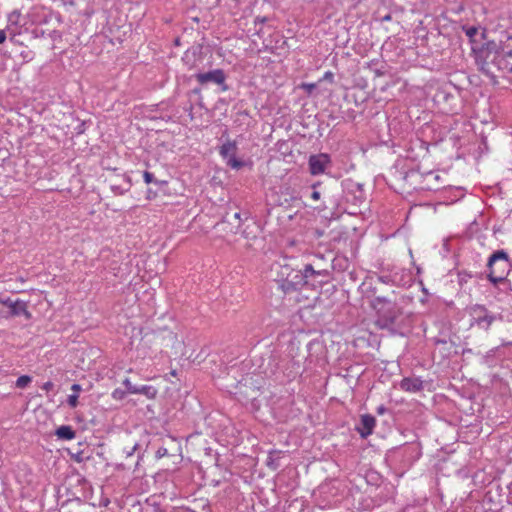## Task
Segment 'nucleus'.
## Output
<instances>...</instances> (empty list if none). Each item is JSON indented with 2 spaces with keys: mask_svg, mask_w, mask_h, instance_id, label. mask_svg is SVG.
Here are the masks:
<instances>
[{
  "mask_svg": "<svg viewBox=\"0 0 512 512\" xmlns=\"http://www.w3.org/2000/svg\"><path fill=\"white\" fill-rule=\"evenodd\" d=\"M352 188H354V192H355V195H354V198H353V202L354 204H360L364 201L365 199V193H364V190H363V185L362 184H359V183H354L352 184Z\"/></svg>",
  "mask_w": 512,
  "mask_h": 512,
  "instance_id": "nucleus-23",
  "label": "nucleus"
},
{
  "mask_svg": "<svg viewBox=\"0 0 512 512\" xmlns=\"http://www.w3.org/2000/svg\"><path fill=\"white\" fill-rule=\"evenodd\" d=\"M430 177H433L436 180L439 178L438 175H434L432 172H429V173H427L424 176L418 170L412 169V170H410V171H408V172H406L404 174L403 180L408 185V187L413 189V190H418V189H421V190H424V189L431 190L432 187L421 185V180L422 179L430 178Z\"/></svg>",
  "mask_w": 512,
  "mask_h": 512,
  "instance_id": "nucleus-7",
  "label": "nucleus"
},
{
  "mask_svg": "<svg viewBox=\"0 0 512 512\" xmlns=\"http://www.w3.org/2000/svg\"><path fill=\"white\" fill-rule=\"evenodd\" d=\"M71 390L74 392L73 394H78L79 395V392L82 390V387L80 384H73L71 386Z\"/></svg>",
  "mask_w": 512,
  "mask_h": 512,
  "instance_id": "nucleus-37",
  "label": "nucleus"
},
{
  "mask_svg": "<svg viewBox=\"0 0 512 512\" xmlns=\"http://www.w3.org/2000/svg\"><path fill=\"white\" fill-rule=\"evenodd\" d=\"M432 342L443 358L457 354V345L450 334L441 332L432 338Z\"/></svg>",
  "mask_w": 512,
  "mask_h": 512,
  "instance_id": "nucleus-5",
  "label": "nucleus"
},
{
  "mask_svg": "<svg viewBox=\"0 0 512 512\" xmlns=\"http://www.w3.org/2000/svg\"><path fill=\"white\" fill-rule=\"evenodd\" d=\"M135 391V394L145 395L148 399H154L158 393V390L152 385L137 386Z\"/></svg>",
  "mask_w": 512,
  "mask_h": 512,
  "instance_id": "nucleus-19",
  "label": "nucleus"
},
{
  "mask_svg": "<svg viewBox=\"0 0 512 512\" xmlns=\"http://www.w3.org/2000/svg\"><path fill=\"white\" fill-rule=\"evenodd\" d=\"M6 38H7L6 30L0 29V44H2L6 40Z\"/></svg>",
  "mask_w": 512,
  "mask_h": 512,
  "instance_id": "nucleus-41",
  "label": "nucleus"
},
{
  "mask_svg": "<svg viewBox=\"0 0 512 512\" xmlns=\"http://www.w3.org/2000/svg\"><path fill=\"white\" fill-rule=\"evenodd\" d=\"M21 13L18 10L12 11L8 15V24L6 30L10 33L11 36H16L20 34L21 27Z\"/></svg>",
  "mask_w": 512,
  "mask_h": 512,
  "instance_id": "nucleus-16",
  "label": "nucleus"
},
{
  "mask_svg": "<svg viewBox=\"0 0 512 512\" xmlns=\"http://www.w3.org/2000/svg\"><path fill=\"white\" fill-rule=\"evenodd\" d=\"M463 30L469 38H473L478 33V28L475 26H464Z\"/></svg>",
  "mask_w": 512,
  "mask_h": 512,
  "instance_id": "nucleus-27",
  "label": "nucleus"
},
{
  "mask_svg": "<svg viewBox=\"0 0 512 512\" xmlns=\"http://www.w3.org/2000/svg\"><path fill=\"white\" fill-rule=\"evenodd\" d=\"M226 74L222 69H214L208 72H199L195 74V79L201 85L214 83L220 86L221 92H226L229 87L226 84Z\"/></svg>",
  "mask_w": 512,
  "mask_h": 512,
  "instance_id": "nucleus-4",
  "label": "nucleus"
},
{
  "mask_svg": "<svg viewBox=\"0 0 512 512\" xmlns=\"http://www.w3.org/2000/svg\"><path fill=\"white\" fill-rule=\"evenodd\" d=\"M324 261V257L323 256H319L316 258V260L312 263L315 265V268L318 269V268H324L325 265H322L321 262Z\"/></svg>",
  "mask_w": 512,
  "mask_h": 512,
  "instance_id": "nucleus-34",
  "label": "nucleus"
},
{
  "mask_svg": "<svg viewBox=\"0 0 512 512\" xmlns=\"http://www.w3.org/2000/svg\"><path fill=\"white\" fill-rule=\"evenodd\" d=\"M261 33H262V28L255 30V34L258 35L259 37H261Z\"/></svg>",
  "mask_w": 512,
  "mask_h": 512,
  "instance_id": "nucleus-44",
  "label": "nucleus"
},
{
  "mask_svg": "<svg viewBox=\"0 0 512 512\" xmlns=\"http://www.w3.org/2000/svg\"><path fill=\"white\" fill-rule=\"evenodd\" d=\"M267 20H268L267 17H260V16H258V17H256L254 19V25H255V27H257L258 25H262L265 22H267Z\"/></svg>",
  "mask_w": 512,
  "mask_h": 512,
  "instance_id": "nucleus-33",
  "label": "nucleus"
},
{
  "mask_svg": "<svg viewBox=\"0 0 512 512\" xmlns=\"http://www.w3.org/2000/svg\"><path fill=\"white\" fill-rule=\"evenodd\" d=\"M127 395V392L125 390H122L120 388H116L112 391L111 397L116 401L123 400Z\"/></svg>",
  "mask_w": 512,
  "mask_h": 512,
  "instance_id": "nucleus-25",
  "label": "nucleus"
},
{
  "mask_svg": "<svg viewBox=\"0 0 512 512\" xmlns=\"http://www.w3.org/2000/svg\"><path fill=\"white\" fill-rule=\"evenodd\" d=\"M372 307L378 310V312H381L386 308L390 313L394 308V302L392 299L386 296H375L372 300Z\"/></svg>",
  "mask_w": 512,
  "mask_h": 512,
  "instance_id": "nucleus-17",
  "label": "nucleus"
},
{
  "mask_svg": "<svg viewBox=\"0 0 512 512\" xmlns=\"http://www.w3.org/2000/svg\"><path fill=\"white\" fill-rule=\"evenodd\" d=\"M155 184L158 186H166L168 184V182L166 180L155 179Z\"/></svg>",
  "mask_w": 512,
  "mask_h": 512,
  "instance_id": "nucleus-42",
  "label": "nucleus"
},
{
  "mask_svg": "<svg viewBox=\"0 0 512 512\" xmlns=\"http://www.w3.org/2000/svg\"><path fill=\"white\" fill-rule=\"evenodd\" d=\"M330 267L329 263L325 264L324 268H315L314 264L305 265V273L307 274V281L310 279L317 280L318 283H326L330 278Z\"/></svg>",
  "mask_w": 512,
  "mask_h": 512,
  "instance_id": "nucleus-9",
  "label": "nucleus"
},
{
  "mask_svg": "<svg viewBox=\"0 0 512 512\" xmlns=\"http://www.w3.org/2000/svg\"><path fill=\"white\" fill-rule=\"evenodd\" d=\"M323 78L326 79V80L332 81L333 78H334V74L331 71H327L324 74Z\"/></svg>",
  "mask_w": 512,
  "mask_h": 512,
  "instance_id": "nucleus-40",
  "label": "nucleus"
},
{
  "mask_svg": "<svg viewBox=\"0 0 512 512\" xmlns=\"http://www.w3.org/2000/svg\"><path fill=\"white\" fill-rule=\"evenodd\" d=\"M396 272L399 273L398 279L401 280L400 283H395V286H410L412 283V274L409 270L399 269Z\"/></svg>",
  "mask_w": 512,
  "mask_h": 512,
  "instance_id": "nucleus-20",
  "label": "nucleus"
},
{
  "mask_svg": "<svg viewBox=\"0 0 512 512\" xmlns=\"http://www.w3.org/2000/svg\"><path fill=\"white\" fill-rule=\"evenodd\" d=\"M137 448H138V444H137V443H135V444H134L133 446H131L130 448H125V449L123 450V452L125 453L126 457H130V456H132V455L135 453V451L137 450Z\"/></svg>",
  "mask_w": 512,
  "mask_h": 512,
  "instance_id": "nucleus-31",
  "label": "nucleus"
},
{
  "mask_svg": "<svg viewBox=\"0 0 512 512\" xmlns=\"http://www.w3.org/2000/svg\"><path fill=\"white\" fill-rule=\"evenodd\" d=\"M394 320H395V316H389V321H390V323H393V322H394Z\"/></svg>",
  "mask_w": 512,
  "mask_h": 512,
  "instance_id": "nucleus-45",
  "label": "nucleus"
},
{
  "mask_svg": "<svg viewBox=\"0 0 512 512\" xmlns=\"http://www.w3.org/2000/svg\"><path fill=\"white\" fill-rule=\"evenodd\" d=\"M267 465H268V466H271V460H269V461L267 462Z\"/></svg>",
  "mask_w": 512,
  "mask_h": 512,
  "instance_id": "nucleus-48",
  "label": "nucleus"
},
{
  "mask_svg": "<svg viewBox=\"0 0 512 512\" xmlns=\"http://www.w3.org/2000/svg\"><path fill=\"white\" fill-rule=\"evenodd\" d=\"M112 190L119 195H122L127 191L126 189H121L118 186H112Z\"/></svg>",
  "mask_w": 512,
  "mask_h": 512,
  "instance_id": "nucleus-39",
  "label": "nucleus"
},
{
  "mask_svg": "<svg viewBox=\"0 0 512 512\" xmlns=\"http://www.w3.org/2000/svg\"><path fill=\"white\" fill-rule=\"evenodd\" d=\"M375 425V417L370 414H364L361 416L359 425L356 426V431L362 438H367L373 433Z\"/></svg>",
  "mask_w": 512,
  "mask_h": 512,
  "instance_id": "nucleus-13",
  "label": "nucleus"
},
{
  "mask_svg": "<svg viewBox=\"0 0 512 512\" xmlns=\"http://www.w3.org/2000/svg\"><path fill=\"white\" fill-rule=\"evenodd\" d=\"M143 179L146 184L154 183L155 184V177L154 174L149 171L143 172Z\"/></svg>",
  "mask_w": 512,
  "mask_h": 512,
  "instance_id": "nucleus-30",
  "label": "nucleus"
},
{
  "mask_svg": "<svg viewBox=\"0 0 512 512\" xmlns=\"http://www.w3.org/2000/svg\"><path fill=\"white\" fill-rule=\"evenodd\" d=\"M391 20V15H386L382 18V21L385 22V21H390Z\"/></svg>",
  "mask_w": 512,
  "mask_h": 512,
  "instance_id": "nucleus-43",
  "label": "nucleus"
},
{
  "mask_svg": "<svg viewBox=\"0 0 512 512\" xmlns=\"http://www.w3.org/2000/svg\"><path fill=\"white\" fill-rule=\"evenodd\" d=\"M506 55L512 57V51L507 52Z\"/></svg>",
  "mask_w": 512,
  "mask_h": 512,
  "instance_id": "nucleus-47",
  "label": "nucleus"
},
{
  "mask_svg": "<svg viewBox=\"0 0 512 512\" xmlns=\"http://www.w3.org/2000/svg\"><path fill=\"white\" fill-rule=\"evenodd\" d=\"M505 56L506 54L503 53H488L486 56V61L482 65V71L485 72L486 74H490V64L494 65L498 70L508 69Z\"/></svg>",
  "mask_w": 512,
  "mask_h": 512,
  "instance_id": "nucleus-10",
  "label": "nucleus"
},
{
  "mask_svg": "<svg viewBox=\"0 0 512 512\" xmlns=\"http://www.w3.org/2000/svg\"><path fill=\"white\" fill-rule=\"evenodd\" d=\"M24 316L26 320L32 318L31 312L28 310L27 302L10 297L0 296V318L9 319L13 317Z\"/></svg>",
  "mask_w": 512,
  "mask_h": 512,
  "instance_id": "nucleus-2",
  "label": "nucleus"
},
{
  "mask_svg": "<svg viewBox=\"0 0 512 512\" xmlns=\"http://www.w3.org/2000/svg\"><path fill=\"white\" fill-rule=\"evenodd\" d=\"M167 454H168V451H167V449H166V448H164V447H160V448L157 450V452H156V456H157L158 458H162V457L166 456Z\"/></svg>",
  "mask_w": 512,
  "mask_h": 512,
  "instance_id": "nucleus-35",
  "label": "nucleus"
},
{
  "mask_svg": "<svg viewBox=\"0 0 512 512\" xmlns=\"http://www.w3.org/2000/svg\"><path fill=\"white\" fill-rule=\"evenodd\" d=\"M306 93L311 94L317 87L315 83H302L300 86Z\"/></svg>",
  "mask_w": 512,
  "mask_h": 512,
  "instance_id": "nucleus-29",
  "label": "nucleus"
},
{
  "mask_svg": "<svg viewBox=\"0 0 512 512\" xmlns=\"http://www.w3.org/2000/svg\"><path fill=\"white\" fill-rule=\"evenodd\" d=\"M376 412L377 414L379 415H383L387 412V408L384 406V405H379L377 408H376Z\"/></svg>",
  "mask_w": 512,
  "mask_h": 512,
  "instance_id": "nucleus-38",
  "label": "nucleus"
},
{
  "mask_svg": "<svg viewBox=\"0 0 512 512\" xmlns=\"http://www.w3.org/2000/svg\"><path fill=\"white\" fill-rule=\"evenodd\" d=\"M308 163L310 173L312 175H320L324 173L326 167L330 164V158L324 153L311 155Z\"/></svg>",
  "mask_w": 512,
  "mask_h": 512,
  "instance_id": "nucleus-11",
  "label": "nucleus"
},
{
  "mask_svg": "<svg viewBox=\"0 0 512 512\" xmlns=\"http://www.w3.org/2000/svg\"><path fill=\"white\" fill-rule=\"evenodd\" d=\"M53 387H54L53 382H51V381H47V382H45V383L43 384L42 389L48 392V391L52 390V389H53Z\"/></svg>",
  "mask_w": 512,
  "mask_h": 512,
  "instance_id": "nucleus-36",
  "label": "nucleus"
},
{
  "mask_svg": "<svg viewBox=\"0 0 512 512\" xmlns=\"http://www.w3.org/2000/svg\"><path fill=\"white\" fill-rule=\"evenodd\" d=\"M201 60V49L199 47L187 49L182 56V62L189 70L196 68Z\"/></svg>",
  "mask_w": 512,
  "mask_h": 512,
  "instance_id": "nucleus-14",
  "label": "nucleus"
},
{
  "mask_svg": "<svg viewBox=\"0 0 512 512\" xmlns=\"http://www.w3.org/2000/svg\"><path fill=\"white\" fill-rule=\"evenodd\" d=\"M469 314L471 317V325H476L484 330H488L496 319V316L492 312H490L484 305L480 304L471 306Z\"/></svg>",
  "mask_w": 512,
  "mask_h": 512,
  "instance_id": "nucleus-3",
  "label": "nucleus"
},
{
  "mask_svg": "<svg viewBox=\"0 0 512 512\" xmlns=\"http://www.w3.org/2000/svg\"><path fill=\"white\" fill-rule=\"evenodd\" d=\"M282 277H285L290 283L294 284V286H297L298 288L303 287L304 285L308 284L307 281V274L305 273V268L303 270L301 269H294L290 266H283L281 270Z\"/></svg>",
  "mask_w": 512,
  "mask_h": 512,
  "instance_id": "nucleus-8",
  "label": "nucleus"
},
{
  "mask_svg": "<svg viewBox=\"0 0 512 512\" xmlns=\"http://www.w3.org/2000/svg\"><path fill=\"white\" fill-rule=\"evenodd\" d=\"M310 197H311L313 200H315V201H317V200H319V199H320L321 194H320V192H319V191H317V190H316V185H313V190H312V192H311V194H310Z\"/></svg>",
  "mask_w": 512,
  "mask_h": 512,
  "instance_id": "nucleus-32",
  "label": "nucleus"
},
{
  "mask_svg": "<svg viewBox=\"0 0 512 512\" xmlns=\"http://www.w3.org/2000/svg\"><path fill=\"white\" fill-rule=\"evenodd\" d=\"M193 93L199 94L200 93V89H198V88L193 89Z\"/></svg>",
  "mask_w": 512,
  "mask_h": 512,
  "instance_id": "nucleus-46",
  "label": "nucleus"
},
{
  "mask_svg": "<svg viewBox=\"0 0 512 512\" xmlns=\"http://www.w3.org/2000/svg\"><path fill=\"white\" fill-rule=\"evenodd\" d=\"M399 454L402 457V461L405 466H411L415 461H417L421 456L420 448L417 444H409L403 446Z\"/></svg>",
  "mask_w": 512,
  "mask_h": 512,
  "instance_id": "nucleus-12",
  "label": "nucleus"
},
{
  "mask_svg": "<svg viewBox=\"0 0 512 512\" xmlns=\"http://www.w3.org/2000/svg\"><path fill=\"white\" fill-rule=\"evenodd\" d=\"M398 272H391L389 274H382L378 276V281L383 284H391L395 285V283H400L401 280L398 279Z\"/></svg>",
  "mask_w": 512,
  "mask_h": 512,
  "instance_id": "nucleus-22",
  "label": "nucleus"
},
{
  "mask_svg": "<svg viewBox=\"0 0 512 512\" xmlns=\"http://www.w3.org/2000/svg\"><path fill=\"white\" fill-rule=\"evenodd\" d=\"M55 435L61 440H72L76 437V432L69 425H62L55 431Z\"/></svg>",
  "mask_w": 512,
  "mask_h": 512,
  "instance_id": "nucleus-18",
  "label": "nucleus"
},
{
  "mask_svg": "<svg viewBox=\"0 0 512 512\" xmlns=\"http://www.w3.org/2000/svg\"><path fill=\"white\" fill-rule=\"evenodd\" d=\"M78 398H79L78 394H70L67 398V404L71 408H75L78 405Z\"/></svg>",
  "mask_w": 512,
  "mask_h": 512,
  "instance_id": "nucleus-28",
  "label": "nucleus"
},
{
  "mask_svg": "<svg viewBox=\"0 0 512 512\" xmlns=\"http://www.w3.org/2000/svg\"><path fill=\"white\" fill-rule=\"evenodd\" d=\"M278 289H280L284 294H288L294 291L299 290L297 286H294V284L290 283L285 277H282V279L277 281Z\"/></svg>",
  "mask_w": 512,
  "mask_h": 512,
  "instance_id": "nucleus-21",
  "label": "nucleus"
},
{
  "mask_svg": "<svg viewBox=\"0 0 512 512\" xmlns=\"http://www.w3.org/2000/svg\"><path fill=\"white\" fill-rule=\"evenodd\" d=\"M237 144L235 141H226L219 149V154L226 160V164L232 169H240L244 166V162L236 158Z\"/></svg>",
  "mask_w": 512,
  "mask_h": 512,
  "instance_id": "nucleus-6",
  "label": "nucleus"
},
{
  "mask_svg": "<svg viewBox=\"0 0 512 512\" xmlns=\"http://www.w3.org/2000/svg\"><path fill=\"white\" fill-rule=\"evenodd\" d=\"M123 385L126 387V392L130 394H135V390L137 389L136 385H133L129 378H125L123 380Z\"/></svg>",
  "mask_w": 512,
  "mask_h": 512,
  "instance_id": "nucleus-26",
  "label": "nucleus"
},
{
  "mask_svg": "<svg viewBox=\"0 0 512 512\" xmlns=\"http://www.w3.org/2000/svg\"><path fill=\"white\" fill-rule=\"evenodd\" d=\"M31 380L30 376L22 375L16 380V387L23 389L31 382Z\"/></svg>",
  "mask_w": 512,
  "mask_h": 512,
  "instance_id": "nucleus-24",
  "label": "nucleus"
},
{
  "mask_svg": "<svg viewBox=\"0 0 512 512\" xmlns=\"http://www.w3.org/2000/svg\"><path fill=\"white\" fill-rule=\"evenodd\" d=\"M402 391L409 393H417L423 390V381L419 377H405L399 383Z\"/></svg>",
  "mask_w": 512,
  "mask_h": 512,
  "instance_id": "nucleus-15",
  "label": "nucleus"
},
{
  "mask_svg": "<svg viewBox=\"0 0 512 512\" xmlns=\"http://www.w3.org/2000/svg\"><path fill=\"white\" fill-rule=\"evenodd\" d=\"M486 267L488 280L497 286L506 280L512 265L508 253L501 249L489 256Z\"/></svg>",
  "mask_w": 512,
  "mask_h": 512,
  "instance_id": "nucleus-1",
  "label": "nucleus"
}]
</instances>
